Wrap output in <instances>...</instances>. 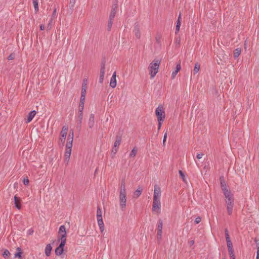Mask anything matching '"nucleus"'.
Returning <instances> with one entry per match:
<instances>
[{
	"label": "nucleus",
	"instance_id": "nucleus-11",
	"mask_svg": "<svg viewBox=\"0 0 259 259\" xmlns=\"http://www.w3.org/2000/svg\"><path fill=\"white\" fill-rule=\"evenodd\" d=\"M220 184L223 192L228 190L227 186L225 181L224 176L220 177Z\"/></svg>",
	"mask_w": 259,
	"mask_h": 259
},
{
	"label": "nucleus",
	"instance_id": "nucleus-53",
	"mask_svg": "<svg viewBox=\"0 0 259 259\" xmlns=\"http://www.w3.org/2000/svg\"><path fill=\"white\" fill-rule=\"evenodd\" d=\"M56 8H55L52 13V19L56 17Z\"/></svg>",
	"mask_w": 259,
	"mask_h": 259
},
{
	"label": "nucleus",
	"instance_id": "nucleus-63",
	"mask_svg": "<svg viewBox=\"0 0 259 259\" xmlns=\"http://www.w3.org/2000/svg\"><path fill=\"white\" fill-rule=\"evenodd\" d=\"M194 243H195V241L194 240H192L189 242V244L191 246L193 245L194 244Z\"/></svg>",
	"mask_w": 259,
	"mask_h": 259
},
{
	"label": "nucleus",
	"instance_id": "nucleus-16",
	"mask_svg": "<svg viewBox=\"0 0 259 259\" xmlns=\"http://www.w3.org/2000/svg\"><path fill=\"white\" fill-rule=\"evenodd\" d=\"M36 112L35 110L31 111L30 112L27 116V120L26 121V123H28L31 122L32 119L34 118Z\"/></svg>",
	"mask_w": 259,
	"mask_h": 259
},
{
	"label": "nucleus",
	"instance_id": "nucleus-4",
	"mask_svg": "<svg viewBox=\"0 0 259 259\" xmlns=\"http://www.w3.org/2000/svg\"><path fill=\"white\" fill-rule=\"evenodd\" d=\"M106 60L103 58L101 63L100 73L99 77V82L102 83L104 80L105 71Z\"/></svg>",
	"mask_w": 259,
	"mask_h": 259
},
{
	"label": "nucleus",
	"instance_id": "nucleus-41",
	"mask_svg": "<svg viewBox=\"0 0 259 259\" xmlns=\"http://www.w3.org/2000/svg\"><path fill=\"white\" fill-rule=\"evenodd\" d=\"M87 90H84V89L81 90L80 98L85 99Z\"/></svg>",
	"mask_w": 259,
	"mask_h": 259
},
{
	"label": "nucleus",
	"instance_id": "nucleus-1",
	"mask_svg": "<svg viewBox=\"0 0 259 259\" xmlns=\"http://www.w3.org/2000/svg\"><path fill=\"white\" fill-rule=\"evenodd\" d=\"M160 61L154 59L149 65V71L150 78H153L158 71Z\"/></svg>",
	"mask_w": 259,
	"mask_h": 259
},
{
	"label": "nucleus",
	"instance_id": "nucleus-2",
	"mask_svg": "<svg viewBox=\"0 0 259 259\" xmlns=\"http://www.w3.org/2000/svg\"><path fill=\"white\" fill-rule=\"evenodd\" d=\"M73 140V139L72 138L68 137L67 138L65 152L64 154V162L66 163H68L71 155Z\"/></svg>",
	"mask_w": 259,
	"mask_h": 259
},
{
	"label": "nucleus",
	"instance_id": "nucleus-55",
	"mask_svg": "<svg viewBox=\"0 0 259 259\" xmlns=\"http://www.w3.org/2000/svg\"><path fill=\"white\" fill-rule=\"evenodd\" d=\"M33 232L34 230L32 228H31L28 230L27 234L28 235H32L33 233Z\"/></svg>",
	"mask_w": 259,
	"mask_h": 259
},
{
	"label": "nucleus",
	"instance_id": "nucleus-12",
	"mask_svg": "<svg viewBox=\"0 0 259 259\" xmlns=\"http://www.w3.org/2000/svg\"><path fill=\"white\" fill-rule=\"evenodd\" d=\"M117 8H118V5L116 4H114L112 6V9H111V12H110V14L109 15L110 18L113 19H114L115 14L117 12Z\"/></svg>",
	"mask_w": 259,
	"mask_h": 259
},
{
	"label": "nucleus",
	"instance_id": "nucleus-52",
	"mask_svg": "<svg viewBox=\"0 0 259 259\" xmlns=\"http://www.w3.org/2000/svg\"><path fill=\"white\" fill-rule=\"evenodd\" d=\"M83 89L84 90H87V84L86 82H82L81 90H83Z\"/></svg>",
	"mask_w": 259,
	"mask_h": 259
},
{
	"label": "nucleus",
	"instance_id": "nucleus-19",
	"mask_svg": "<svg viewBox=\"0 0 259 259\" xmlns=\"http://www.w3.org/2000/svg\"><path fill=\"white\" fill-rule=\"evenodd\" d=\"M119 193L126 194L125 189V180L122 179L121 182V186Z\"/></svg>",
	"mask_w": 259,
	"mask_h": 259
},
{
	"label": "nucleus",
	"instance_id": "nucleus-43",
	"mask_svg": "<svg viewBox=\"0 0 259 259\" xmlns=\"http://www.w3.org/2000/svg\"><path fill=\"white\" fill-rule=\"evenodd\" d=\"M84 102H85V99L80 98L79 106L84 107Z\"/></svg>",
	"mask_w": 259,
	"mask_h": 259
},
{
	"label": "nucleus",
	"instance_id": "nucleus-3",
	"mask_svg": "<svg viewBox=\"0 0 259 259\" xmlns=\"http://www.w3.org/2000/svg\"><path fill=\"white\" fill-rule=\"evenodd\" d=\"M97 219L100 231L103 232L104 230V225L102 219V210L99 206L97 207Z\"/></svg>",
	"mask_w": 259,
	"mask_h": 259
},
{
	"label": "nucleus",
	"instance_id": "nucleus-54",
	"mask_svg": "<svg viewBox=\"0 0 259 259\" xmlns=\"http://www.w3.org/2000/svg\"><path fill=\"white\" fill-rule=\"evenodd\" d=\"M166 138H167V133H165L164 135V137H163V144L164 145H165V142L166 141Z\"/></svg>",
	"mask_w": 259,
	"mask_h": 259
},
{
	"label": "nucleus",
	"instance_id": "nucleus-42",
	"mask_svg": "<svg viewBox=\"0 0 259 259\" xmlns=\"http://www.w3.org/2000/svg\"><path fill=\"white\" fill-rule=\"evenodd\" d=\"M23 182V184L24 185H25V186L28 185L29 184V182L28 177H26L25 178H24Z\"/></svg>",
	"mask_w": 259,
	"mask_h": 259
},
{
	"label": "nucleus",
	"instance_id": "nucleus-7",
	"mask_svg": "<svg viewBox=\"0 0 259 259\" xmlns=\"http://www.w3.org/2000/svg\"><path fill=\"white\" fill-rule=\"evenodd\" d=\"M160 207H161V203H160V199H156V198L155 199H153L152 208V211H156L157 213H159L160 212Z\"/></svg>",
	"mask_w": 259,
	"mask_h": 259
},
{
	"label": "nucleus",
	"instance_id": "nucleus-9",
	"mask_svg": "<svg viewBox=\"0 0 259 259\" xmlns=\"http://www.w3.org/2000/svg\"><path fill=\"white\" fill-rule=\"evenodd\" d=\"M133 32L135 33L136 37L138 39H139L141 37V33H140V26L138 22H136L135 23Z\"/></svg>",
	"mask_w": 259,
	"mask_h": 259
},
{
	"label": "nucleus",
	"instance_id": "nucleus-17",
	"mask_svg": "<svg viewBox=\"0 0 259 259\" xmlns=\"http://www.w3.org/2000/svg\"><path fill=\"white\" fill-rule=\"evenodd\" d=\"M95 115L91 114L89 119L88 125L90 128H92L94 126L95 123Z\"/></svg>",
	"mask_w": 259,
	"mask_h": 259
},
{
	"label": "nucleus",
	"instance_id": "nucleus-40",
	"mask_svg": "<svg viewBox=\"0 0 259 259\" xmlns=\"http://www.w3.org/2000/svg\"><path fill=\"white\" fill-rule=\"evenodd\" d=\"M77 125L76 128L80 131L81 130V123H82V120H77Z\"/></svg>",
	"mask_w": 259,
	"mask_h": 259
},
{
	"label": "nucleus",
	"instance_id": "nucleus-31",
	"mask_svg": "<svg viewBox=\"0 0 259 259\" xmlns=\"http://www.w3.org/2000/svg\"><path fill=\"white\" fill-rule=\"evenodd\" d=\"M241 52V49L240 48H238L236 49L234 51V53H233L234 58L235 59L237 58L238 57V56L240 55Z\"/></svg>",
	"mask_w": 259,
	"mask_h": 259
},
{
	"label": "nucleus",
	"instance_id": "nucleus-36",
	"mask_svg": "<svg viewBox=\"0 0 259 259\" xmlns=\"http://www.w3.org/2000/svg\"><path fill=\"white\" fill-rule=\"evenodd\" d=\"M200 65L198 63H196L195 65L194 68L193 70L194 74L197 73L200 69Z\"/></svg>",
	"mask_w": 259,
	"mask_h": 259
},
{
	"label": "nucleus",
	"instance_id": "nucleus-29",
	"mask_svg": "<svg viewBox=\"0 0 259 259\" xmlns=\"http://www.w3.org/2000/svg\"><path fill=\"white\" fill-rule=\"evenodd\" d=\"M76 0H70L69 7L70 9V11H69V13L70 14H71L73 12V8L74 7V5L75 4Z\"/></svg>",
	"mask_w": 259,
	"mask_h": 259
},
{
	"label": "nucleus",
	"instance_id": "nucleus-28",
	"mask_svg": "<svg viewBox=\"0 0 259 259\" xmlns=\"http://www.w3.org/2000/svg\"><path fill=\"white\" fill-rule=\"evenodd\" d=\"M233 206L234 202L232 203H228L227 204V209L229 215L232 214Z\"/></svg>",
	"mask_w": 259,
	"mask_h": 259
},
{
	"label": "nucleus",
	"instance_id": "nucleus-59",
	"mask_svg": "<svg viewBox=\"0 0 259 259\" xmlns=\"http://www.w3.org/2000/svg\"><path fill=\"white\" fill-rule=\"evenodd\" d=\"M228 252H229V255H232L234 254V251H233V249H230L228 250Z\"/></svg>",
	"mask_w": 259,
	"mask_h": 259
},
{
	"label": "nucleus",
	"instance_id": "nucleus-23",
	"mask_svg": "<svg viewBox=\"0 0 259 259\" xmlns=\"http://www.w3.org/2000/svg\"><path fill=\"white\" fill-rule=\"evenodd\" d=\"M224 195L227 199H234L233 194L231 193V191L229 190H226L223 192Z\"/></svg>",
	"mask_w": 259,
	"mask_h": 259
},
{
	"label": "nucleus",
	"instance_id": "nucleus-13",
	"mask_svg": "<svg viewBox=\"0 0 259 259\" xmlns=\"http://www.w3.org/2000/svg\"><path fill=\"white\" fill-rule=\"evenodd\" d=\"M181 25V13H180L178 16L177 21V24H176V31H175V33L176 34L177 33H178V32L180 31Z\"/></svg>",
	"mask_w": 259,
	"mask_h": 259
},
{
	"label": "nucleus",
	"instance_id": "nucleus-50",
	"mask_svg": "<svg viewBox=\"0 0 259 259\" xmlns=\"http://www.w3.org/2000/svg\"><path fill=\"white\" fill-rule=\"evenodd\" d=\"M118 149L116 147H115L113 146L112 149V153H113V154H115L116 152H117Z\"/></svg>",
	"mask_w": 259,
	"mask_h": 259
},
{
	"label": "nucleus",
	"instance_id": "nucleus-22",
	"mask_svg": "<svg viewBox=\"0 0 259 259\" xmlns=\"http://www.w3.org/2000/svg\"><path fill=\"white\" fill-rule=\"evenodd\" d=\"M160 194L161 191L160 188H158L157 189L155 187L154 191L153 199H155L156 197V199H160Z\"/></svg>",
	"mask_w": 259,
	"mask_h": 259
},
{
	"label": "nucleus",
	"instance_id": "nucleus-48",
	"mask_svg": "<svg viewBox=\"0 0 259 259\" xmlns=\"http://www.w3.org/2000/svg\"><path fill=\"white\" fill-rule=\"evenodd\" d=\"M74 134H73V131L72 130H70L69 133L68 135V137L72 138L73 139Z\"/></svg>",
	"mask_w": 259,
	"mask_h": 259
},
{
	"label": "nucleus",
	"instance_id": "nucleus-5",
	"mask_svg": "<svg viewBox=\"0 0 259 259\" xmlns=\"http://www.w3.org/2000/svg\"><path fill=\"white\" fill-rule=\"evenodd\" d=\"M155 114L157 118V120H164L165 118V112L163 110L162 107H158L155 110Z\"/></svg>",
	"mask_w": 259,
	"mask_h": 259
},
{
	"label": "nucleus",
	"instance_id": "nucleus-33",
	"mask_svg": "<svg viewBox=\"0 0 259 259\" xmlns=\"http://www.w3.org/2000/svg\"><path fill=\"white\" fill-rule=\"evenodd\" d=\"M113 19H111L109 18L108 23V26H107V30L108 31H110L111 30V28L112 26L113 22Z\"/></svg>",
	"mask_w": 259,
	"mask_h": 259
},
{
	"label": "nucleus",
	"instance_id": "nucleus-47",
	"mask_svg": "<svg viewBox=\"0 0 259 259\" xmlns=\"http://www.w3.org/2000/svg\"><path fill=\"white\" fill-rule=\"evenodd\" d=\"M201 221V218L200 217H197L195 220V223L196 224H198Z\"/></svg>",
	"mask_w": 259,
	"mask_h": 259
},
{
	"label": "nucleus",
	"instance_id": "nucleus-6",
	"mask_svg": "<svg viewBox=\"0 0 259 259\" xmlns=\"http://www.w3.org/2000/svg\"><path fill=\"white\" fill-rule=\"evenodd\" d=\"M126 194L119 193V204L121 209L124 210L126 207Z\"/></svg>",
	"mask_w": 259,
	"mask_h": 259
},
{
	"label": "nucleus",
	"instance_id": "nucleus-46",
	"mask_svg": "<svg viewBox=\"0 0 259 259\" xmlns=\"http://www.w3.org/2000/svg\"><path fill=\"white\" fill-rule=\"evenodd\" d=\"M77 118H78V120H82L83 113H78Z\"/></svg>",
	"mask_w": 259,
	"mask_h": 259
},
{
	"label": "nucleus",
	"instance_id": "nucleus-45",
	"mask_svg": "<svg viewBox=\"0 0 259 259\" xmlns=\"http://www.w3.org/2000/svg\"><path fill=\"white\" fill-rule=\"evenodd\" d=\"M234 201V199H226V203L227 204L228 203H233Z\"/></svg>",
	"mask_w": 259,
	"mask_h": 259
},
{
	"label": "nucleus",
	"instance_id": "nucleus-38",
	"mask_svg": "<svg viewBox=\"0 0 259 259\" xmlns=\"http://www.w3.org/2000/svg\"><path fill=\"white\" fill-rule=\"evenodd\" d=\"M225 237L226 241L231 240L229 235V232L227 228L225 229Z\"/></svg>",
	"mask_w": 259,
	"mask_h": 259
},
{
	"label": "nucleus",
	"instance_id": "nucleus-24",
	"mask_svg": "<svg viewBox=\"0 0 259 259\" xmlns=\"http://www.w3.org/2000/svg\"><path fill=\"white\" fill-rule=\"evenodd\" d=\"M22 251L20 247L17 248V252L14 255L15 257H18L19 259H24L22 256Z\"/></svg>",
	"mask_w": 259,
	"mask_h": 259
},
{
	"label": "nucleus",
	"instance_id": "nucleus-37",
	"mask_svg": "<svg viewBox=\"0 0 259 259\" xmlns=\"http://www.w3.org/2000/svg\"><path fill=\"white\" fill-rule=\"evenodd\" d=\"M179 174L181 178L182 179L183 181L184 182H186V181L185 176L184 172L182 171V170H179Z\"/></svg>",
	"mask_w": 259,
	"mask_h": 259
},
{
	"label": "nucleus",
	"instance_id": "nucleus-14",
	"mask_svg": "<svg viewBox=\"0 0 259 259\" xmlns=\"http://www.w3.org/2000/svg\"><path fill=\"white\" fill-rule=\"evenodd\" d=\"M21 200L19 197H17L16 195L14 196V203L16 207L18 209L21 208Z\"/></svg>",
	"mask_w": 259,
	"mask_h": 259
},
{
	"label": "nucleus",
	"instance_id": "nucleus-18",
	"mask_svg": "<svg viewBox=\"0 0 259 259\" xmlns=\"http://www.w3.org/2000/svg\"><path fill=\"white\" fill-rule=\"evenodd\" d=\"M181 69V63L180 62L177 65V66L176 67L175 70L172 72V74H171V78L172 79L175 78V77L177 75V73L180 71Z\"/></svg>",
	"mask_w": 259,
	"mask_h": 259
},
{
	"label": "nucleus",
	"instance_id": "nucleus-39",
	"mask_svg": "<svg viewBox=\"0 0 259 259\" xmlns=\"http://www.w3.org/2000/svg\"><path fill=\"white\" fill-rule=\"evenodd\" d=\"M226 242H227L228 249L229 250L230 249H233V245H232L231 241L229 240V241H226Z\"/></svg>",
	"mask_w": 259,
	"mask_h": 259
},
{
	"label": "nucleus",
	"instance_id": "nucleus-64",
	"mask_svg": "<svg viewBox=\"0 0 259 259\" xmlns=\"http://www.w3.org/2000/svg\"><path fill=\"white\" fill-rule=\"evenodd\" d=\"M256 259H259V249L257 250V254Z\"/></svg>",
	"mask_w": 259,
	"mask_h": 259
},
{
	"label": "nucleus",
	"instance_id": "nucleus-34",
	"mask_svg": "<svg viewBox=\"0 0 259 259\" xmlns=\"http://www.w3.org/2000/svg\"><path fill=\"white\" fill-rule=\"evenodd\" d=\"M10 255L11 253H10L9 251L7 249H5L2 254L3 256L5 258H9Z\"/></svg>",
	"mask_w": 259,
	"mask_h": 259
},
{
	"label": "nucleus",
	"instance_id": "nucleus-20",
	"mask_svg": "<svg viewBox=\"0 0 259 259\" xmlns=\"http://www.w3.org/2000/svg\"><path fill=\"white\" fill-rule=\"evenodd\" d=\"M121 136L119 135H117L116 136V139L114 143V146L115 147L118 148L119 146L120 145L121 142Z\"/></svg>",
	"mask_w": 259,
	"mask_h": 259
},
{
	"label": "nucleus",
	"instance_id": "nucleus-21",
	"mask_svg": "<svg viewBox=\"0 0 259 259\" xmlns=\"http://www.w3.org/2000/svg\"><path fill=\"white\" fill-rule=\"evenodd\" d=\"M143 191V189L139 187L134 192L133 194V198H138L141 195V193Z\"/></svg>",
	"mask_w": 259,
	"mask_h": 259
},
{
	"label": "nucleus",
	"instance_id": "nucleus-25",
	"mask_svg": "<svg viewBox=\"0 0 259 259\" xmlns=\"http://www.w3.org/2000/svg\"><path fill=\"white\" fill-rule=\"evenodd\" d=\"M52 247L50 244L47 245L45 248V254L47 256H49L51 255Z\"/></svg>",
	"mask_w": 259,
	"mask_h": 259
},
{
	"label": "nucleus",
	"instance_id": "nucleus-27",
	"mask_svg": "<svg viewBox=\"0 0 259 259\" xmlns=\"http://www.w3.org/2000/svg\"><path fill=\"white\" fill-rule=\"evenodd\" d=\"M67 130H68V127L67 126H64L62 127V131L60 133L61 138L66 139Z\"/></svg>",
	"mask_w": 259,
	"mask_h": 259
},
{
	"label": "nucleus",
	"instance_id": "nucleus-56",
	"mask_svg": "<svg viewBox=\"0 0 259 259\" xmlns=\"http://www.w3.org/2000/svg\"><path fill=\"white\" fill-rule=\"evenodd\" d=\"M156 41L158 44H159L160 42V36L157 35L155 37Z\"/></svg>",
	"mask_w": 259,
	"mask_h": 259
},
{
	"label": "nucleus",
	"instance_id": "nucleus-58",
	"mask_svg": "<svg viewBox=\"0 0 259 259\" xmlns=\"http://www.w3.org/2000/svg\"><path fill=\"white\" fill-rule=\"evenodd\" d=\"M254 241L256 243V246L257 250L258 249H259V242H257V240L256 239V238H255Z\"/></svg>",
	"mask_w": 259,
	"mask_h": 259
},
{
	"label": "nucleus",
	"instance_id": "nucleus-57",
	"mask_svg": "<svg viewBox=\"0 0 259 259\" xmlns=\"http://www.w3.org/2000/svg\"><path fill=\"white\" fill-rule=\"evenodd\" d=\"M83 109H84V107L79 106L78 113H83Z\"/></svg>",
	"mask_w": 259,
	"mask_h": 259
},
{
	"label": "nucleus",
	"instance_id": "nucleus-30",
	"mask_svg": "<svg viewBox=\"0 0 259 259\" xmlns=\"http://www.w3.org/2000/svg\"><path fill=\"white\" fill-rule=\"evenodd\" d=\"M64 251V248L61 247L60 248L59 246L56 248L55 249V253L56 255L59 256L61 255Z\"/></svg>",
	"mask_w": 259,
	"mask_h": 259
},
{
	"label": "nucleus",
	"instance_id": "nucleus-32",
	"mask_svg": "<svg viewBox=\"0 0 259 259\" xmlns=\"http://www.w3.org/2000/svg\"><path fill=\"white\" fill-rule=\"evenodd\" d=\"M32 3L35 12V13H37L39 10L38 0H32Z\"/></svg>",
	"mask_w": 259,
	"mask_h": 259
},
{
	"label": "nucleus",
	"instance_id": "nucleus-62",
	"mask_svg": "<svg viewBox=\"0 0 259 259\" xmlns=\"http://www.w3.org/2000/svg\"><path fill=\"white\" fill-rule=\"evenodd\" d=\"M40 29L41 30H44L45 29V25L44 24H41L40 26Z\"/></svg>",
	"mask_w": 259,
	"mask_h": 259
},
{
	"label": "nucleus",
	"instance_id": "nucleus-10",
	"mask_svg": "<svg viewBox=\"0 0 259 259\" xmlns=\"http://www.w3.org/2000/svg\"><path fill=\"white\" fill-rule=\"evenodd\" d=\"M58 233L60 234L58 237L65 238L66 237V231L64 225H61L59 229Z\"/></svg>",
	"mask_w": 259,
	"mask_h": 259
},
{
	"label": "nucleus",
	"instance_id": "nucleus-60",
	"mask_svg": "<svg viewBox=\"0 0 259 259\" xmlns=\"http://www.w3.org/2000/svg\"><path fill=\"white\" fill-rule=\"evenodd\" d=\"M203 155V154H202V153L198 154L197 155V158L198 159H201Z\"/></svg>",
	"mask_w": 259,
	"mask_h": 259
},
{
	"label": "nucleus",
	"instance_id": "nucleus-44",
	"mask_svg": "<svg viewBox=\"0 0 259 259\" xmlns=\"http://www.w3.org/2000/svg\"><path fill=\"white\" fill-rule=\"evenodd\" d=\"M65 141V139L63 138H60L59 139V145H62L63 146L64 145V142Z\"/></svg>",
	"mask_w": 259,
	"mask_h": 259
},
{
	"label": "nucleus",
	"instance_id": "nucleus-35",
	"mask_svg": "<svg viewBox=\"0 0 259 259\" xmlns=\"http://www.w3.org/2000/svg\"><path fill=\"white\" fill-rule=\"evenodd\" d=\"M137 151H138L137 148L136 147H134L132 149L131 153L130 154V157H134L136 156V155L137 154Z\"/></svg>",
	"mask_w": 259,
	"mask_h": 259
},
{
	"label": "nucleus",
	"instance_id": "nucleus-8",
	"mask_svg": "<svg viewBox=\"0 0 259 259\" xmlns=\"http://www.w3.org/2000/svg\"><path fill=\"white\" fill-rule=\"evenodd\" d=\"M162 226L163 222L161 219H159L157 223V239L158 241H159L161 239L162 233Z\"/></svg>",
	"mask_w": 259,
	"mask_h": 259
},
{
	"label": "nucleus",
	"instance_id": "nucleus-26",
	"mask_svg": "<svg viewBox=\"0 0 259 259\" xmlns=\"http://www.w3.org/2000/svg\"><path fill=\"white\" fill-rule=\"evenodd\" d=\"M60 240H61V242L60 243L58 246L60 248L62 247L64 248L66 242V237H65L64 238L58 237V241H59Z\"/></svg>",
	"mask_w": 259,
	"mask_h": 259
},
{
	"label": "nucleus",
	"instance_id": "nucleus-61",
	"mask_svg": "<svg viewBox=\"0 0 259 259\" xmlns=\"http://www.w3.org/2000/svg\"><path fill=\"white\" fill-rule=\"evenodd\" d=\"M180 41H181V39H180V37H178L176 38V43H177L178 44H180Z\"/></svg>",
	"mask_w": 259,
	"mask_h": 259
},
{
	"label": "nucleus",
	"instance_id": "nucleus-49",
	"mask_svg": "<svg viewBox=\"0 0 259 259\" xmlns=\"http://www.w3.org/2000/svg\"><path fill=\"white\" fill-rule=\"evenodd\" d=\"M14 57H15V55L14 54H11L8 57V59L9 60H13L14 59Z\"/></svg>",
	"mask_w": 259,
	"mask_h": 259
},
{
	"label": "nucleus",
	"instance_id": "nucleus-51",
	"mask_svg": "<svg viewBox=\"0 0 259 259\" xmlns=\"http://www.w3.org/2000/svg\"><path fill=\"white\" fill-rule=\"evenodd\" d=\"M163 121V120H158V130H159L161 127L162 122Z\"/></svg>",
	"mask_w": 259,
	"mask_h": 259
},
{
	"label": "nucleus",
	"instance_id": "nucleus-15",
	"mask_svg": "<svg viewBox=\"0 0 259 259\" xmlns=\"http://www.w3.org/2000/svg\"><path fill=\"white\" fill-rule=\"evenodd\" d=\"M110 85L112 88H115L116 86V72H114L111 78Z\"/></svg>",
	"mask_w": 259,
	"mask_h": 259
}]
</instances>
